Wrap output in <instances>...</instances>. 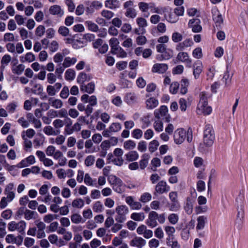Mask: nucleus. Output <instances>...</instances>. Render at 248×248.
I'll use <instances>...</instances> for the list:
<instances>
[{"label": "nucleus", "instance_id": "f257e3e1", "mask_svg": "<svg viewBox=\"0 0 248 248\" xmlns=\"http://www.w3.org/2000/svg\"><path fill=\"white\" fill-rule=\"evenodd\" d=\"M212 108L208 105L207 94L202 92L200 94V101L197 106V113L199 115H208L211 113Z\"/></svg>", "mask_w": 248, "mask_h": 248}, {"label": "nucleus", "instance_id": "f03ea898", "mask_svg": "<svg viewBox=\"0 0 248 248\" xmlns=\"http://www.w3.org/2000/svg\"><path fill=\"white\" fill-rule=\"evenodd\" d=\"M186 137V140L188 142L192 140V131L191 129H188L186 131L184 129H178L174 133V139L176 144H180L184 142Z\"/></svg>", "mask_w": 248, "mask_h": 248}, {"label": "nucleus", "instance_id": "7ed1b4c3", "mask_svg": "<svg viewBox=\"0 0 248 248\" xmlns=\"http://www.w3.org/2000/svg\"><path fill=\"white\" fill-rule=\"evenodd\" d=\"M215 138V132L212 126L207 124L204 130L203 142L204 145L209 147L212 146Z\"/></svg>", "mask_w": 248, "mask_h": 248}, {"label": "nucleus", "instance_id": "20e7f679", "mask_svg": "<svg viewBox=\"0 0 248 248\" xmlns=\"http://www.w3.org/2000/svg\"><path fill=\"white\" fill-rule=\"evenodd\" d=\"M117 214L115 216V220L119 223H123L126 220V216L129 212L128 207L124 205L117 206L115 208Z\"/></svg>", "mask_w": 248, "mask_h": 248}, {"label": "nucleus", "instance_id": "39448f33", "mask_svg": "<svg viewBox=\"0 0 248 248\" xmlns=\"http://www.w3.org/2000/svg\"><path fill=\"white\" fill-rule=\"evenodd\" d=\"M133 5L134 3L131 0L127 1L124 3L123 6L125 9L124 15L126 17L133 19L137 16V12L133 7Z\"/></svg>", "mask_w": 248, "mask_h": 248}, {"label": "nucleus", "instance_id": "423d86ee", "mask_svg": "<svg viewBox=\"0 0 248 248\" xmlns=\"http://www.w3.org/2000/svg\"><path fill=\"white\" fill-rule=\"evenodd\" d=\"M26 223L24 221L21 220L16 223L15 221H12L8 224V229L10 231L17 230L21 234L24 233Z\"/></svg>", "mask_w": 248, "mask_h": 248}, {"label": "nucleus", "instance_id": "0eeeda50", "mask_svg": "<svg viewBox=\"0 0 248 248\" xmlns=\"http://www.w3.org/2000/svg\"><path fill=\"white\" fill-rule=\"evenodd\" d=\"M188 26L189 28L192 29V31L194 32H199L202 30L201 20L198 17L190 19L188 23Z\"/></svg>", "mask_w": 248, "mask_h": 248}, {"label": "nucleus", "instance_id": "6e6552de", "mask_svg": "<svg viewBox=\"0 0 248 248\" xmlns=\"http://www.w3.org/2000/svg\"><path fill=\"white\" fill-rule=\"evenodd\" d=\"M146 244L145 240L139 236L135 237L130 241V245L137 248H142Z\"/></svg>", "mask_w": 248, "mask_h": 248}, {"label": "nucleus", "instance_id": "1a4fd4ad", "mask_svg": "<svg viewBox=\"0 0 248 248\" xmlns=\"http://www.w3.org/2000/svg\"><path fill=\"white\" fill-rule=\"evenodd\" d=\"M158 214L155 211H151L149 213L148 219L146 223L150 227L154 228L157 225V219Z\"/></svg>", "mask_w": 248, "mask_h": 248}, {"label": "nucleus", "instance_id": "9d476101", "mask_svg": "<svg viewBox=\"0 0 248 248\" xmlns=\"http://www.w3.org/2000/svg\"><path fill=\"white\" fill-rule=\"evenodd\" d=\"M168 69V66L165 63H155L154 64L152 71L159 74L164 73Z\"/></svg>", "mask_w": 248, "mask_h": 248}, {"label": "nucleus", "instance_id": "9b49d317", "mask_svg": "<svg viewBox=\"0 0 248 248\" xmlns=\"http://www.w3.org/2000/svg\"><path fill=\"white\" fill-rule=\"evenodd\" d=\"M155 191L160 194L167 192L170 190V186H168L166 182L160 181L155 186Z\"/></svg>", "mask_w": 248, "mask_h": 248}, {"label": "nucleus", "instance_id": "f8f14e48", "mask_svg": "<svg viewBox=\"0 0 248 248\" xmlns=\"http://www.w3.org/2000/svg\"><path fill=\"white\" fill-rule=\"evenodd\" d=\"M14 188V185L12 183L9 184L5 188L4 193L6 195V198L8 202H11L15 197V192L12 191Z\"/></svg>", "mask_w": 248, "mask_h": 248}, {"label": "nucleus", "instance_id": "ddd939ff", "mask_svg": "<svg viewBox=\"0 0 248 248\" xmlns=\"http://www.w3.org/2000/svg\"><path fill=\"white\" fill-rule=\"evenodd\" d=\"M49 12L52 15H56L59 17H62L64 15V11L61 6L58 5H54L50 7Z\"/></svg>", "mask_w": 248, "mask_h": 248}, {"label": "nucleus", "instance_id": "4468645a", "mask_svg": "<svg viewBox=\"0 0 248 248\" xmlns=\"http://www.w3.org/2000/svg\"><path fill=\"white\" fill-rule=\"evenodd\" d=\"M65 127L64 134L65 135H71L73 133L74 130L72 127V121L70 118L64 119Z\"/></svg>", "mask_w": 248, "mask_h": 248}, {"label": "nucleus", "instance_id": "2eb2a0df", "mask_svg": "<svg viewBox=\"0 0 248 248\" xmlns=\"http://www.w3.org/2000/svg\"><path fill=\"white\" fill-rule=\"evenodd\" d=\"M203 69L202 63L198 61L193 65V75L194 78L197 79L199 77L200 74L202 73Z\"/></svg>", "mask_w": 248, "mask_h": 248}, {"label": "nucleus", "instance_id": "dca6fc26", "mask_svg": "<svg viewBox=\"0 0 248 248\" xmlns=\"http://www.w3.org/2000/svg\"><path fill=\"white\" fill-rule=\"evenodd\" d=\"M197 224L196 226V230L197 231L202 230L205 226L207 220V217L204 216H201L197 218Z\"/></svg>", "mask_w": 248, "mask_h": 248}, {"label": "nucleus", "instance_id": "f3484780", "mask_svg": "<svg viewBox=\"0 0 248 248\" xmlns=\"http://www.w3.org/2000/svg\"><path fill=\"white\" fill-rule=\"evenodd\" d=\"M120 4L118 0H107L105 1L106 8L110 9H115L120 7Z\"/></svg>", "mask_w": 248, "mask_h": 248}, {"label": "nucleus", "instance_id": "a211bd4d", "mask_svg": "<svg viewBox=\"0 0 248 248\" xmlns=\"http://www.w3.org/2000/svg\"><path fill=\"white\" fill-rule=\"evenodd\" d=\"M177 59L183 62L190 64L192 62L191 60L189 58L186 52H181L178 53Z\"/></svg>", "mask_w": 248, "mask_h": 248}, {"label": "nucleus", "instance_id": "6ab92c4d", "mask_svg": "<svg viewBox=\"0 0 248 248\" xmlns=\"http://www.w3.org/2000/svg\"><path fill=\"white\" fill-rule=\"evenodd\" d=\"M48 102L51 106L56 109L61 108L63 106L62 101L59 99L50 98Z\"/></svg>", "mask_w": 248, "mask_h": 248}, {"label": "nucleus", "instance_id": "aec40b11", "mask_svg": "<svg viewBox=\"0 0 248 248\" xmlns=\"http://www.w3.org/2000/svg\"><path fill=\"white\" fill-rule=\"evenodd\" d=\"M44 132L48 136H56L61 132L60 130H55L51 126H46L44 128Z\"/></svg>", "mask_w": 248, "mask_h": 248}, {"label": "nucleus", "instance_id": "412c9836", "mask_svg": "<svg viewBox=\"0 0 248 248\" xmlns=\"http://www.w3.org/2000/svg\"><path fill=\"white\" fill-rule=\"evenodd\" d=\"M126 160L128 162H132L137 160L139 158V154L136 151H131L125 155Z\"/></svg>", "mask_w": 248, "mask_h": 248}, {"label": "nucleus", "instance_id": "4be33fe9", "mask_svg": "<svg viewBox=\"0 0 248 248\" xmlns=\"http://www.w3.org/2000/svg\"><path fill=\"white\" fill-rule=\"evenodd\" d=\"M168 112V108L165 106H162L158 110H156L154 114L157 119H160L161 117L165 116Z\"/></svg>", "mask_w": 248, "mask_h": 248}, {"label": "nucleus", "instance_id": "5701e85b", "mask_svg": "<svg viewBox=\"0 0 248 248\" xmlns=\"http://www.w3.org/2000/svg\"><path fill=\"white\" fill-rule=\"evenodd\" d=\"M77 62V59L75 57H66L64 58L62 64L64 68H68L72 65L75 64Z\"/></svg>", "mask_w": 248, "mask_h": 248}, {"label": "nucleus", "instance_id": "b1692460", "mask_svg": "<svg viewBox=\"0 0 248 248\" xmlns=\"http://www.w3.org/2000/svg\"><path fill=\"white\" fill-rule=\"evenodd\" d=\"M95 89V85L93 82H90L86 85H82L80 87V90L83 92H86L88 93H93Z\"/></svg>", "mask_w": 248, "mask_h": 248}, {"label": "nucleus", "instance_id": "393cba45", "mask_svg": "<svg viewBox=\"0 0 248 248\" xmlns=\"http://www.w3.org/2000/svg\"><path fill=\"white\" fill-rule=\"evenodd\" d=\"M92 78L90 75H87L85 73H80L78 77L77 81L79 83L83 84L86 81H89Z\"/></svg>", "mask_w": 248, "mask_h": 248}, {"label": "nucleus", "instance_id": "a878e982", "mask_svg": "<svg viewBox=\"0 0 248 248\" xmlns=\"http://www.w3.org/2000/svg\"><path fill=\"white\" fill-rule=\"evenodd\" d=\"M158 105V101L154 98L151 97L146 101V108L148 109H153Z\"/></svg>", "mask_w": 248, "mask_h": 248}, {"label": "nucleus", "instance_id": "bb28decb", "mask_svg": "<svg viewBox=\"0 0 248 248\" xmlns=\"http://www.w3.org/2000/svg\"><path fill=\"white\" fill-rule=\"evenodd\" d=\"M136 22L140 29H141V31L143 33L145 31L144 28L148 25L147 20L143 17H140L136 19Z\"/></svg>", "mask_w": 248, "mask_h": 248}, {"label": "nucleus", "instance_id": "cd10ccee", "mask_svg": "<svg viewBox=\"0 0 248 248\" xmlns=\"http://www.w3.org/2000/svg\"><path fill=\"white\" fill-rule=\"evenodd\" d=\"M111 53L114 55H116L118 57L124 58L127 55L126 53L120 46L111 50Z\"/></svg>", "mask_w": 248, "mask_h": 248}, {"label": "nucleus", "instance_id": "c85d7f7f", "mask_svg": "<svg viewBox=\"0 0 248 248\" xmlns=\"http://www.w3.org/2000/svg\"><path fill=\"white\" fill-rule=\"evenodd\" d=\"M17 237L20 240V242L19 243H17L16 242V238L13 234L7 235L5 238V241L7 243L9 244L16 243L18 245H20L22 241L23 237L20 235H19Z\"/></svg>", "mask_w": 248, "mask_h": 248}, {"label": "nucleus", "instance_id": "c756f323", "mask_svg": "<svg viewBox=\"0 0 248 248\" xmlns=\"http://www.w3.org/2000/svg\"><path fill=\"white\" fill-rule=\"evenodd\" d=\"M142 159L140 161V166L141 169H144L147 166L148 160L150 158V155L147 154H144L142 155Z\"/></svg>", "mask_w": 248, "mask_h": 248}, {"label": "nucleus", "instance_id": "7c9ffc66", "mask_svg": "<svg viewBox=\"0 0 248 248\" xmlns=\"http://www.w3.org/2000/svg\"><path fill=\"white\" fill-rule=\"evenodd\" d=\"M37 216L38 214L36 212L27 209L24 216V218L26 220H30L32 219H36L37 217Z\"/></svg>", "mask_w": 248, "mask_h": 248}, {"label": "nucleus", "instance_id": "2f4dec72", "mask_svg": "<svg viewBox=\"0 0 248 248\" xmlns=\"http://www.w3.org/2000/svg\"><path fill=\"white\" fill-rule=\"evenodd\" d=\"M131 218L136 221H142L145 218V215L143 213H133L131 215Z\"/></svg>", "mask_w": 248, "mask_h": 248}, {"label": "nucleus", "instance_id": "473e14b6", "mask_svg": "<svg viewBox=\"0 0 248 248\" xmlns=\"http://www.w3.org/2000/svg\"><path fill=\"white\" fill-rule=\"evenodd\" d=\"M35 60V55L31 53L28 52L24 56L20 57V60L22 62H24L25 61L28 62H31L34 61Z\"/></svg>", "mask_w": 248, "mask_h": 248}, {"label": "nucleus", "instance_id": "72a5a7b5", "mask_svg": "<svg viewBox=\"0 0 248 248\" xmlns=\"http://www.w3.org/2000/svg\"><path fill=\"white\" fill-rule=\"evenodd\" d=\"M24 69L25 66L22 64H20L18 65H14L12 68L13 73L18 75L21 74Z\"/></svg>", "mask_w": 248, "mask_h": 248}, {"label": "nucleus", "instance_id": "f704fd0d", "mask_svg": "<svg viewBox=\"0 0 248 248\" xmlns=\"http://www.w3.org/2000/svg\"><path fill=\"white\" fill-rule=\"evenodd\" d=\"M85 24L87 26L88 29L92 31L96 32L98 31V26L91 21H86Z\"/></svg>", "mask_w": 248, "mask_h": 248}, {"label": "nucleus", "instance_id": "c9c22d12", "mask_svg": "<svg viewBox=\"0 0 248 248\" xmlns=\"http://www.w3.org/2000/svg\"><path fill=\"white\" fill-rule=\"evenodd\" d=\"M71 220L72 222L75 224H78L84 222L82 217L78 213H75L72 215L71 216Z\"/></svg>", "mask_w": 248, "mask_h": 248}, {"label": "nucleus", "instance_id": "e433bc0d", "mask_svg": "<svg viewBox=\"0 0 248 248\" xmlns=\"http://www.w3.org/2000/svg\"><path fill=\"white\" fill-rule=\"evenodd\" d=\"M136 146L135 141L132 140H128L124 143V148L125 150H131L134 149Z\"/></svg>", "mask_w": 248, "mask_h": 248}, {"label": "nucleus", "instance_id": "4c0bfd02", "mask_svg": "<svg viewBox=\"0 0 248 248\" xmlns=\"http://www.w3.org/2000/svg\"><path fill=\"white\" fill-rule=\"evenodd\" d=\"M75 78V71L72 69H67L65 73V78L67 80H73Z\"/></svg>", "mask_w": 248, "mask_h": 248}, {"label": "nucleus", "instance_id": "58836bf2", "mask_svg": "<svg viewBox=\"0 0 248 248\" xmlns=\"http://www.w3.org/2000/svg\"><path fill=\"white\" fill-rule=\"evenodd\" d=\"M84 205V201L81 198L76 199L72 202V205L74 208H81Z\"/></svg>", "mask_w": 248, "mask_h": 248}, {"label": "nucleus", "instance_id": "ea45409f", "mask_svg": "<svg viewBox=\"0 0 248 248\" xmlns=\"http://www.w3.org/2000/svg\"><path fill=\"white\" fill-rule=\"evenodd\" d=\"M109 182L112 185L121 186L122 184V180L115 175H110L108 179Z\"/></svg>", "mask_w": 248, "mask_h": 248}, {"label": "nucleus", "instance_id": "a19ab883", "mask_svg": "<svg viewBox=\"0 0 248 248\" xmlns=\"http://www.w3.org/2000/svg\"><path fill=\"white\" fill-rule=\"evenodd\" d=\"M159 143L158 141L156 140H153L151 141L149 144V150L151 153H154L155 151L158 146Z\"/></svg>", "mask_w": 248, "mask_h": 248}, {"label": "nucleus", "instance_id": "79ce46f5", "mask_svg": "<svg viewBox=\"0 0 248 248\" xmlns=\"http://www.w3.org/2000/svg\"><path fill=\"white\" fill-rule=\"evenodd\" d=\"M94 212L96 213H100L103 211V205L100 201L96 202L93 206Z\"/></svg>", "mask_w": 248, "mask_h": 248}, {"label": "nucleus", "instance_id": "37998d69", "mask_svg": "<svg viewBox=\"0 0 248 248\" xmlns=\"http://www.w3.org/2000/svg\"><path fill=\"white\" fill-rule=\"evenodd\" d=\"M95 162V157L93 155L87 156L84 161V164L87 167L92 166Z\"/></svg>", "mask_w": 248, "mask_h": 248}, {"label": "nucleus", "instance_id": "c03bdc74", "mask_svg": "<svg viewBox=\"0 0 248 248\" xmlns=\"http://www.w3.org/2000/svg\"><path fill=\"white\" fill-rule=\"evenodd\" d=\"M152 199V195L148 192H145L143 193L140 199V201L143 203H146L150 201H151Z\"/></svg>", "mask_w": 248, "mask_h": 248}, {"label": "nucleus", "instance_id": "a18cd8bd", "mask_svg": "<svg viewBox=\"0 0 248 248\" xmlns=\"http://www.w3.org/2000/svg\"><path fill=\"white\" fill-rule=\"evenodd\" d=\"M45 32V28L43 25L38 26L35 31L36 36L41 37L43 36Z\"/></svg>", "mask_w": 248, "mask_h": 248}, {"label": "nucleus", "instance_id": "49530a36", "mask_svg": "<svg viewBox=\"0 0 248 248\" xmlns=\"http://www.w3.org/2000/svg\"><path fill=\"white\" fill-rule=\"evenodd\" d=\"M58 33L64 37H66L69 34V30L65 26H61L58 29Z\"/></svg>", "mask_w": 248, "mask_h": 248}, {"label": "nucleus", "instance_id": "de8ad7c7", "mask_svg": "<svg viewBox=\"0 0 248 248\" xmlns=\"http://www.w3.org/2000/svg\"><path fill=\"white\" fill-rule=\"evenodd\" d=\"M64 121H63L61 119H56L53 122V125L56 130H60V129L62 127L64 124L65 123Z\"/></svg>", "mask_w": 248, "mask_h": 248}, {"label": "nucleus", "instance_id": "09e8293b", "mask_svg": "<svg viewBox=\"0 0 248 248\" xmlns=\"http://www.w3.org/2000/svg\"><path fill=\"white\" fill-rule=\"evenodd\" d=\"M184 209L186 213L188 215L192 214L193 211V205L190 200H187Z\"/></svg>", "mask_w": 248, "mask_h": 248}, {"label": "nucleus", "instance_id": "8fccbe9b", "mask_svg": "<svg viewBox=\"0 0 248 248\" xmlns=\"http://www.w3.org/2000/svg\"><path fill=\"white\" fill-rule=\"evenodd\" d=\"M154 127L157 132H161L163 130V123L159 120V119H157V120L154 123Z\"/></svg>", "mask_w": 248, "mask_h": 248}, {"label": "nucleus", "instance_id": "3c124183", "mask_svg": "<svg viewBox=\"0 0 248 248\" xmlns=\"http://www.w3.org/2000/svg\"><path fill=\"white\" fill-rule=\"evenodd\" d=\"M180 84L178 82H172L170 87V91L172 94H176L179 88Z\"/></svg>", "mask_w": 248, "mask_h": 248}, {"label": "nucleus", "instance_id": "603ef678", "mask_svg": "<svg viewBox=\"0 0 248 248\" xmlns=\"http://www.w3.org/2000/svg\"><path fill=\"white\" fill-rule=\"evenodd\" d=\"M101 15L107 20H109L114 16V14L110 11L104 10L101 12Z\"/></svg>", "mask_w": 248, "mask_h": 248}, {"label": "nucleus", "instance_id": "864d4df0", "mask_svg": "<svg viewBox=\"0 0 248 248\" xmlns=\"http://www.w3.org/2000/svg\"><path fill=\"white\" fill-rule=\"evenodd\" d=\"M57 80V76L53 73H49L47 74V81L50 84L54 83Z\"/></svg>", "mask_w": 248, "mask_h": 248}, {"label": "nucleus", "instance_id": "5fc2aeb1", "mask_svg": "<svg viewBox=\"0 0 248 248\" xmlns=\"http://www.w3.org/2000/svg\"><path fill=\"white\" fill-rule=\"evenodd\" d=\"M26 18H24L22 15H16L15 16V21L17 23L18 26H21L24 24Z\"/></svg>", "mask_w": 248, "mask_h": 248}, {"label": "nucleus", "instance_id": "6e6d98bb", "mask_svg": "<svg viewBox=\"0 0 248 248\" xmlns=\"http://www.w3.org/2000/svg\"><path fill=\"white\" fill-rule=\"evenodd\" d=\"M137 97L136 95L133 93L127 94L125 97V100L126 102L129 104L134 103L136 101Z\"/></svg>", "mask_w": 248, "mask_h": 248}, {"label": "nucleus", "instance_id": "4d7b16f0", "mask_svg": "<svg viewBox=\"0 0 248 248\" xmlns=\"http://www.w3.org/2000/svg\"><path fill=\"white\" fill-rule=\"evenodd\" d=\"M193 56L196 59H201L202 57V49L201 47H197L192 52Z\"/></svg>", "mask_w": 248, "mask_h": 248}, {"label": "nucleus", "instance_id": "13d9d810", "mask_svg": "<svg viewBox=\"0 0 248 248\" xmlns=\"http://www.w3.org/2000/svg\"><path fill=\"white\" fill-rule=\"evenodd\" d=\"M109 129L111 132H116L121 129V125L120 123H112L109 126Z\"/></svg>", "mask_w": 248, "mask_h": 248}, {"label": "nucleus", "instance_id": "bf43d9fd", "mask_svg": "<svg viewBox=\"0 0 248 248\" xmlns=\"http://www.w3.org/2000/svg\"><path fill=\"white\" fill-rule=\"evenodd\" d=\"M69 94V88L67 86H64L61 91L60 96L62 99H66L68 97Z\"/></svg>", "mask_w": 248, "mask_h": 248}, {"label": "nucleus", "instance_id": "052dcab7", "mask_svg": "<svg viewBox=\"0 0 248 248\" xmlns=\"http://www.w3.org/2000/svg\"><path fill=\"white\" fill-rule=\"evenodd\" d=\"M132 135L135 139H140L143 135V132L140 129H135L132 132Z\"/></svg>", "mask_w": 248, "mask_h": 248}, {"label": "nucleus", "instance_id": "680f3d73", "mask_svg": "<svg viewBox=\"0 0 248 248\" xmlns=\"http://www.w3.org/2000/svg\"><path fill=\"white\" fill-rule=\"evenodd\" d=\"M171 39L173 42L177 43L180 42L183 39V36L181 33L175 32L172 33Z\"/></svg>", "mask_w": 248, "mask_h": 248}, {"label": "nucleus", "instance_id": "e2e57ef3", "mask_svg": "<svg viewBox=\"0 0 248 248\" xmlns=\"http://www.w3.org/2000/svg\"><path fill=\"white\" fill-rule=\"evenodd\" d=\"M168 219L170 223L175 224L178 221L179 217L177 214H171L169 216Z\"/></svg>", "mask_w": 248, "mask_h": 248}, {"label": "nucleus", "instance_id": "0e129e2a", "mask_svg": "<svg viewBox=\"0 0 248 248\" xmlns=\"http://www.w3.org/2000/svg\"><path fill=\"white\" fill-rule=\"evenodd\" d=\"M138 150L140 152H144L147 150V144L144 140L140 141L138 144Z\"/></svg>", "mask_w": 248, "mask_h": 248}, {"label": "nucleus", "instance_id": "69168bd1", "mask_svg": "<svg viewBox=\"0 0 248 248\" xmlns=\"http://www.w3.org/2000/svg\"><path fill=\"white\" fill-rule=\"evenodd\" d=\"M84 181L85 184L87 185L90 186H93L94 185V181L91 177L89 173L85 174Z\"/></svg>", "mask_w": 248, "mask_h": 248}, {"label": "nucleus", "instance_id": "338daca9", "mask_svg": "<svg viewBox=\"0 0 248 248\" xmlns=\"http://www.w3.org/2000/svg\"><path fill=\"white\" fill-rule=\"evenodd\" d=\"M15 39L14 35L12 33L7 32L5 33L3 36V41L4 42H12Z\"/></svg>", "mask_w": 248, "mask_h": 248}, {"label": "nucleus", "instance_id": "774afa93", "mask_svg": "<svg viewBox=\"0 0 248 248\" xmlns=\"http://www.w3.org/2000/svg\"><path fill=\"white\" fill-rule=\"evenodd\" d=\"M167 245L170 246L171 248H178L180 247L178 243L176 241L171 240V238H167Z\"/></svg>", "mask_w": 248, "mask_h": 248}]
</instances>
